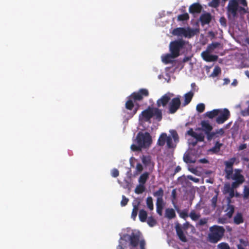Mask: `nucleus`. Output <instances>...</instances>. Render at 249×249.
I'll return each instance as SVG.
<instances>
[{"instance_id": "46", "label": "nucleus", "mask_w": 249, "mask_h": 249, "mask_svg": "<svg viewBox=\"0 0 249 249\" xmlns=\"http://www.w3.org/2000/svg\"><path fill=\"white\" fill-rule=\"evenodd\" d=\"M179 216L184 219H186L187 217L189 216V214H188L187 210L185 209L179 213Z\"/></svg>"}, {"instance_id": "52", "label": "nucleus", "mask_w": 249, "mask_h": 249, "mask_svg": "<svg viewBox=\"0 0 249 249\" xmlns=\"http://www.w3.org/2000/svg\"><path fill=\"white\" fill-rule=\"evenodd\" d=\"M217 200V196H214L211 199L212 206L213 208H215L216 206Z\"/></svg>"}, {"instance_id": "44", "label": "nucleus", "mask_w": 249, "mask_h": 249, "mask_svg": "<svg viewBox=\"0 0 249 249\" xmlns=\"http://www.w3.org/2000/svg\"><path fill=\"white\" fill-rule=\"evenodd\" d=\"M217 247L218 249H230V247L228 244L225 242H222L219 244Z\"/></svg>"}, {"instance_id": "57", "label": "nucleus", "mask_w": 249, "mask_h": 249, "mask_svg": "<svg viewBox=\"0 0 249 249\" xmlns=\"http://www.w3.org/2000/svg\"><path fill=\"white\" fill-rule=\"evenodd\" d=\"M142 162L144 164H148L151 161V160L149 157H144L142 159Z\"/></svg>"}, {"instance_id": "2", "label": "nucleus", "mask_w": 249, "mask_h": 249, "mask_svg": "<svg viewBox=\"0 0 249 249\" xmlns=\"http://www.w3.org/2000/svg\"><path fill=\"white\" fill-rule=\"evenodd\" d=\"M140 117H142L143 121L146 122H150L152 118L160 122L162 118V111L158 107H152L149 106L142 112Z\"/></svg>"}, {"instance_id": "33", "label": "nucleus", "mask_w": 249, "mask_h": 249, "mask_svg": "<svg viewBox=\"0 0 249 249\" xmlns=\"http://www.w3.org/2000/svg\"><path fill=\"white\" fill-rule=\"evenodd\" d=\"M139 216L141 222H145L147 217V213L145 210H141L139 212Z\"/></svg>"}, {"instance_id": "23", "label": "nucleus", "mask_w": 249, "mask_h": 249, "mask_svg": "<svg viewBox=\"0 0 249 249\" xmlns=\"http://www.w3.org/2000/svg\"><path fill=\"white\" fill-rule=\"evenodd\" d=\"M176 230L177 234L179 238V239L183 242H186L187 241V239L184 235L181 227L178 225L176 226Z\"/></svg>"}, {"instance_id": "19", "label": "nucleus", "mask_w": 249, "mask_h": 249, "mask_svg": "<svg viewBox=\"0 0 249 249\" xmlns=\"http://www.w3.org/2000/svg\"><path fill=\"white\" fill-rule=\"evenodd\" d=\"M222 145L223 143L220 142L219 141H216L214 143V146L209 149L208 151L211 154H217L220 151Z\"/></svg>"}, {"instance_id": "61", "label": "nucleus", "mask_w": 249, "mask_h": 249, "mask_svg": "<svg viewBox=\"0 0 249 249\" xmlns=\"http://www.w3.org/2000/svg\"><path fill=\"white\" fill-rule=\"evenodd\" d=\"M140 204V201L138 202L137 204H133V208L132 211L138 212V210H139V206Z\"/></svg>"}, {"instance_id": "24", "label": "nucleus", "mask_w": 249, "mask_h": 249, "mask_svg": "<svg viewBox=\"0 0 249 249\" xmlns=\"http://www.w3.org/2000/svg\"><path fill=\"white\" fill-rule=\"evenodd\" d=\"M176 58L173 56L172 53H167L161 56L162 61L165 64L173 62V59Z\"/></svg>"}, {"instance_id": "55", "label": "nucleus", "mask_w": 249, "mask_h": 249, "mask_svg": "<svg viewBox=\"0 0 249 249\" xmlns=\"http://www.w3.org/2000/svg\"><path fill=\"white\" fill-rule=\"evenodd\" d=\"M119 175V172L117 169H113L111 171V176L114 178H116Z\"/></svg>"}, {"instance_id": "20", "label": "nucleus", "mask_w": 249, "mask_h": 249, "mask_svg": "<svg viewBox=\"0 0 249 249\" xmlns=\"http://www.w3.org/2000/svg\"><path fill=\"white\" fill-rule=\"evenodd\" d=\"M153 195L154 196L157 197L156 202H163L164 191L162 188H160L158 190L154 192Z\"/></svg>"}, {"instance_id": "64", "label": "nucleus", "mask_w": 249, "mask_h": 249, "mask_svg": "<svg viewBox=\"0 0 249 249\" xmlns=\"http://www.w3.org/2000/svg\"><path fill=\"white\" fill-rule=\"evenodd\" d=\"M140 244V248L141 249H145V241L144 240H141L140 242H139V244Z\"/></svg>"}, {"instance_id": "47", "label": "nucleus", "mask_w": 249, "mask_h": 249, "mask_svg": "<svg viewBox=\"0 0 249 249\" xmlns=\"http://www.w3.org/2000/svg\"><path fill=\"white\" fill-rule=\"evenodd\" d=\"M142 148L140 146V145L133 144L131 145V149L133 151H140L142 150Z\"/></svg>"}, {"instance_id": "22", "label": "nucleus", "mask_w": 249, "mask_h": 249, "mask_svg": "<svg viewBox=\"0 0 249 249\" xmlns=\"http://www.w3.org/2000/svg\"><path fill=\"white\" fill-rule=\"evenodd\" d=\"M194 96V92L192 91L188 92L184 95V101L182 103V106L185 107L188 105L191 101Z\"/></svg>"}, {"instance_id": "1", "label": "nucleus", "mask_w": 249, "mask_h": 249, "mask_svg": "<svg viewBox=\"0 0 249 249\" xmlns=\"http://www.w3.org/2000/svg\"><path fill=\"white\" fill-rule=\"evenodd\" d=\"M247 2L246 0H229L227 7V13L229 18H237L238 15H242L247 13Z\"/></svg>"}, {"instance_id": "21", "label": "nucleus", "mask_w": 249, "mask_h": 249, "mask_svg": "<svg viewBox=\"0 0 249 249\" xmlns=\"http://www.w3.org/2000/svg\"><path fill=\"white\" fill-rule=\"evenodd\" d=\"M168 136L165 133H162L158 140L157 144L160 146H163L166 142Z\"/></svg>"}, {"instance_id": "36", "label": "nucleus", "mask_w": 249, "mask_h": 249, "mask_svg": "<svg viewBox=\"0 0 249 249\" xmlns=\"http://www.w3.org/2000/svg\"><path fill=\"white\" fill-rule=\"evenodd\" d=\"M156 210L157 213L160 216L162 214V209L163 208V202H156Z\"/></svg>"}, {"instance_id": "51", "label": "nucleus", "mask_w": 249, "mask_h": 249, "mask_svg": "<svg viewBox=\"0 0 249 249\" xmlns=\"http://www.w3.org/2000/svg\"><path fill=\"white\" fill-rule=\"evenodd\" d=\"M183 160L186 163H194V161L191 160V157L189 155L183 156Z\"/></svg>"}, {"instance_id": "38", "label": "nucleus", "mask_w": 249, "mask_h": 249, "mask_svg": "<svg viewBox=\"0 0 249 249\" xmlns=\"http://www.w3.org/2000/svg\"><path fill=\"white\" fill-rule=\"evenodd\" d=\"M189 19V16L188 13H185L183 14L179 15L178 16L177 19L178 21H185Z\"/></svg>"}, {"instance_id": "9", "label": "nucleus", "mask_w": 249, "mask_h": 249, "mask_svg": "<svg viewBox=\"0 0 249 249\" xmlns=\"http://www.w3.org/2000/svg\"><path fill=\"white\" fill-rule=\"evenodd\" d=\"M149 91L146 89H141L137 92H134L130 96L134 102L137 101H141L144 97H146L149 96Z\"/></svg>"}, {"instance_id": "62", "label": "nucleus", "mask_w": 249, "mask_h": 249, "mask_svg": "<svg viewBox=\"0 0 249 249\" xmlns=\"http://www.w3.org/2000/svg\"><path fill=\"white\" fill-rule=\"evenodd\" d=\"M187 178L189 179L192 180V181H194L195 182H198L199 180V178H194L191 175L188 176Z\"/></svg>"}, {"instance_id": "40", "label": "nucleus", "mask_w": 249, "mask_h": 249, "mask_svg": "<svg viewBox=\"0 0 249 249\" xmlns=\"http://www.w3.org/2000/svg\"><path fill=\"white\" fill-rule=\"evenodd\" d=\"M208 141H211L213 139H214L219 137L218 135H216L214 132L209 131L206 134Z\"/></svg>"}, {"instance_id": "32", "label": "nucleus", "mask_w": 249, "mask_h": 249, "mask_svg": "<svg viewBox=\"0 0 249 249\" xmlns=\"http://www.w3.org/2000/svg\"><path fill=\"white\" fill-rule=\"evenodd\" d=\"M220 44L219 42H213L209 44L207 48L206 51L212 53L216 48L220 46Z\"/></svg>"}, {"instance_id": "53", "label": "nucleus", "mask_w": 249, "mask_h": 249, "mask_svg": "<svg viewBox=\"0 0 249 249\" xmlns=\"http://www.w3.org/2000/svg\"><path fill=\"white\" fill-rule=\"evenodd\" d=\"M219 22L222 26L224 27L227 26V20L224 17H221L219 19Z\"/></svg>"}, {"instance_id": "48", "label": "nucleus", "mask_w": 249, "mask_h": 249, "mask_svg": "<svg viewBox=\"0 0 249 249\" xmlns=\"http://www.w3.org/2000/svg\"><path fill=\"white\" fill-rule=\"evenodd\" d=\"M220 0H212L209 3V6L216 8L219 5Z\"/></svg>"}, {"instance_id": "25", "label": "nucleus", "mask_w": 249, "mask_h": 249, "mask_svg": "<svg viewBox=\"0 0 249 249\" xmlns=\"http://www.w3.org/2000/svg\"><path fill=\"white\" fill-rule=\"evenodd\" d=\"M165 216L169 219L174 218L176 216L175 210L173 208H167L165 210Z\"/></svg>"}, {"instance_id": "37", "label": "nucleus", "mask_w": 249, "mask_h": 249, "mask_svg": "<svg viewBox=\"0 0 249 249\" xmlns=\"http://www.w3.org/2000/svg\"><path fill=\"white\" fill-rule=\"evenodd\" d=\"M221 72V68L219 66H216L214 67L213 72L211 74V76L212 77H215L220 74Z\"/></svg>"}, {"instance_id": "34", "label": "nucleus", "mask_w": 249, "mask_h": 249, "mask_svg": "<svg viewBox=\"0 0 249 249\" xmlns=\"http://www.w3.org/2000/svg\"><path fill=\"white\" fill-rule=\"evenodd\" d=\"M145 190V187L144 184L140 183L138 185L135 189V193L137 194H141Z\"/></svg>"}, {"instance_id": "27", "label": "nucleus", "mask_w": 249, "mask_h": 249, "mask_svg": "<svg viewBox=\"0 0 249 249\" xmlns=\"http://www.w3.org/2000/svg\"><path fill=\"white\" fill-rule=\"evenodd\" d=\"M221 111L220 109H215L210 111L206 112V116L210 119H213L218 115Z\"/></svg>"}, {"instance_id": "17", "label": "nucleus", "mask_w": 249, "mask_h": 249, "mask_svg": "<svg viewBox=\"0 0 249 249\" xmlns=\"http://www.w3.org/2000/svg\"><path fill=\"white\" fill-rule=\"evenodd\" d=\"M202 7L199 3H195L192 4L189 8L190 13H200L202 10Z\"/></svg>"}, {"instance_id": "30", "label": "nucleus", "mask_w": 249, "mask_h": 249, "mask_svg": "<svg viewBox=\"0 0 249 249\" xmlns=\"http://www.w3.org/2000/svg\"><path fill=\"white\" fill-rule=\"evenodd\" d=\"M196 31L194 29L187 28L185 30L183 36L187 38H191L196 35Z\"/></svg>"}, {"instance_id": "13", "label": "nucleus", "mask_w": 249, "mask_h": 249, "mask_svg": "<svg viewBox=\"0 0 249 249\" xmlns=\"http://www.w3.org/2000/svg\"><path fill=\"white\" fill-rule=\"evenodd\" d=\"M230 116V112L227 108L221 109V111L216 119V122L218 124H223Z\"/></svg>"}, {"instance_id": "7", "label": "nucleus", "mask_w": 249, "mask_h": 249, "mask_svg": "<svg viewBox=\"0 0 249 249\" xmlns=\"http://www.w3.org/2000/svg\"><path fill=\"white\" fill-rule=\"evenodd\" d=\"M181 96L177 95L176 97L171 99L168 107V112L169 114H174L180 108L181 103L180 101Z\"/></svg>"}, {"instance_id": "8", "label": "nucleus", "mask_w": 249, "mask_h": 249, "mask_svg": "<svg viewBox=\"0 0 249 249\" xmlns=\"http://www.w3.org/2000/svg\"><path fill=\"white\" fill-rule=\"evenodd\" d=\"M170 132L171 136H168L166 141V144L168 148H175L177 143L179 142V137L177 132L175 130H171Z\"/></svg>"}, {"instance_id": "16", "label": "nucleus", "mask_w": 249, "mask_h": 249, "mask_svg": "<svg viewBox=\"0 0 249 249\" xmlns=\"http://www.w3.org/2000/svg\"><path fill=\"white\" fill-rule=\"evenodd\" d=\"M202 128H198V130H203L204 131L205 134L209 131H211L213 129L212 126L209 123L208 121H202L201 122Z\"/></svg>"}, {"instance_id": "6", "label": "nucleus", "mask_w": 249, "mask_h": 249, "mask_svg": "<svg viewBox=\"0 0 249 249\" xmlns=\"http://www.w3.org/2000/svg\"><path fill=\"white\" fill-rule=\"evenodd\" d=\"M187 42L182 40L179 39L172 41L170 43V51L173 56L178 57L179 55L180 51L184 48Z\"/></svg>"}, {"instance_id": "50", "label": "nucleus", "mask_w": 249, "mask_h": 249, "mask_svg": "<svg viewBox=\"0 0 249 249\" xmlns=\"http://www.w3.org/2000/svg\"><path fill=\"white\" fill-rule=\"evenodd\" d=\"M129 200L124 196H122V200L121 202V205L122 206H125L128 203Z\"/></svg>"}, {"instance_id": "5", "label": "nucleus", "mask_w": 249, "mask_h": 249, "mask_svg": "<svg viewBox=\"0 0 249 249\" xmlns=\"http://www.w3.org/2000/svg\"><path fill=\"white\" fill-rule=\"evenodd\" d=\"M136 141L142 148H149L152 143V140L150 134L147 132H139L136 136Z\"/></svg>"}, {"instance_id": "31", "label": "nucleus", "mask_w": 249, "mask_h": 249, "mask_svg": "<svg viewBox=\"0 0 249 249\" xmlns=\"http://www.w3.org/2000/svg\"><path fill=\"white\" fill-rule=\"evenodd\" d=\"M149 175L148 172H144L142 174L139 178V183L144 185L149 178Z\"/></svg>"}, {"instance_id": "3", "label": "nucleus", "mask_w": 249, "mask_h": 249, "mask_svg": "<svg viewBox=\"0 0 249 249\" xmlns=\"http://www.w3.org/2000/svg\"><path fill=\"white\" fill-rule=\"evenodd\" d=\"M209 231L208 241L212 243H216L222 238L225 230L222 226L215 225L210 227Z\"/></svg>"}, {"instance_id": "59", "label": "nucleus", "mask_w": 249, "mask_h": 249, "mask_svg": "<svg viewBox=\"0 0 249 249\" xmlns=\"http://www.w3.org/2000/svg\"><path fill=\"white\" fill-rule=\"evenodd\" d=\"M123 241V240H120V239L119 240V245L117 246L116 249H124L123 246L124 245L125 243H124Z\"/></svg>"}, {"instance_id": "60", "label": "nucleus", "mask_w": 249, "mask_h": 249, "mask_svg": "<svg viewBox=\"0 0 249 249\" xmlns=\"http://www.w3.org/2000/svg\"><path fill=\"white\" fill-rule=\"evenodd\" d=\"M136 170L137 172H141L143 170L142 165L140 163H137L136 165Z\"/></svg>"}, {"instance_id": "26", "label": "nucleus", "mask_w": 249, "mask_h": 249, "mask_svg": "<svg viewBox=\"0 0 249 249\" xmlns=\"http://www.w3.org/2000/svg\"><path fill=\"white\" fill-rule=\"evenodd\" d=\"M201 214L199 212H197L195 210L191 211L189 213V217L194 221H196L199 219Z\"/></svg>"}, {"instance_id": "10", "label": "nucleus", "mask_w": 249, "mask_h": 249, "mask_svg": "<svg viewBox=\"0 0 249 249\" xmlns=\"http://www.w3.org/2000/svg\"><path fill=\"white\" fill-rule=\"evenodd\" d=\"M235 158H231L229 160L225 161L224 164L225 165V172L226 174V178L230 179L233 174V165L236 161Z\"/></svg>"}, {"instance_id": "39", "label": "nucleus", "mask_w": 249, "mask_h": 249, "mask_svg": "<svg viewBox=\"0 0 249 249\" xmlns=\"http://www.w3.org/2000/svg\"><path fill=\"white\" fill-rule=\"evenodd\" d=\"M146 205L150 210H153L154 209L153 199L151 196H148L146 198Z\"/></svg>"}, {"instance_id": "18", "label": "nucleus", "mask_w": 249, "mask_h": 249, "mask_svg": "<svg viewBox=\"0 0 249 249\" xmlns=\"http://www.w3.org/2000/svg\"><path fill=\"white\" fill-rule=\"evenodd\" d=\"M199 19L202 25H204L209 24L211 22L212 16L210 13H207L201 15Z\"/></svg>"}, {"instance_id": "4", "label": "nucleus", "mask_w": 249, "mask_h": 249, "mask_svg": "<svg viewBox=\"0 0 249 249\" xmlns=\"http://www.w3.org/2000/svg\"><path fill=\"white\" fill-rule=\"evenodd\" d=\"M141 233L138 231H133L131 234H124L120 238L126 244L127 241L129 242V246L133 248L137 247L141 240Z\"/></svg>"}, {"instance_id": "42", "label": "nucleus", "mask_w": 249, "mask_h": 249, "mask_svg": "<svg viewBox=\"0 0 249 249\" xmlns=\"http://www.w3.org/2000/svg\"><path fill=\"white\" fill-rule=\"evenodd\" d=\"M147 222L148 225L150 227H153L155 226L157 223L156 220L152 216L149 217L147 218Z\"/></svg>"}, {"instance_id": "29", "label": "nucleus", "mask_w": 249, "mask_h": 249, "mask_svg": "<svg viewBox=\"0 0 249 249\" xmlns=\"http://www.w3.org/2000/svg\"><path fill=\"white\" fill-rule=\"evenodd\" d=\"M234 223L236 225H239L244 222L243 215L240 213H238L234 216L233 218Z\"/></svg>"}, {"instance_id": "28", "label": "nucleus", "mask_w": 249, "mask_h": 249, "mask_svg": "<svg viewBox=\"0 0 249 249\" xmlns=\"http://www.w3.org/2000/svg\"><path fill=\"white\" fill-rule=\"evenodd\" d=\"M185 28L183 27H178L174 29L172 34L174 36H183Z\"/></svg>"}, {"instance_id": "41", "label": "nucleus", "mask_w": 249, "mask_h": 249, "mask_svg": "<svg viewBox=\"0 0 249 249\" xmlns=\"http://www.w3.org/2000/svg\"><path fill=\"white\" fill-rule=\"evenodd\" d=\"M208 221V218L204 217L199 220L198 223L196 224V226H202L206 225Z\"/></svg>"}, {"instance_id": "49", "label": "nucleus", "mask_w": 249, "mask_h": 249, "mask_svg": "<svg viewBox=\"0 0 249 249\" xmlns=\"http://www.w3.org/2000/svg\"><path fill=\"white\" fill-rule=\"evenodd\" d=\"M249 197V188L245 186L243 191V197L244 199H247Z\"/></svg>"}, {"instance_id": "14", "label": "nucleus", "mask_w": 249, "mask_h": 249, "mask_svg": "<svg viewBox=\"0 0 249 249\" xmlns=\"http://www.w3.org/2000/svg\"><path fill=\"white\" fill-rule=\"evenodd\" d=\"M210 52L206 51L201 53V55L203 59L206 62H214L217 60L218 56L216 55L211 54Z\"/></svg>"}, {"instance_id": "35", "label": "nucleus", "mask_w": 249, "mask_h": 249, "mask_svg": "<svg viewBox=\"0 0 249 249\" xmlns=\"http://www.w3.org/2000/svg\"><path fill=\"white\" fill-rule=\"evenodd\" d=\"M226 211H227V213H226L227 216L229 218H231L233 215L234 212V206L232 205H228Z\"/></svg>"}, {"instance_id": "54", "label": "nucleus", "mask_w": 249, "mask_h": 249, "mask_svg": "<svg viewBox=\"0 0 249 249\" xmlns=\"http://www.w3.org/2000/svg\"><path fill=\"white\" fill-rule=\"evenodd\" d=\"M243 182H238L236 180H235V181L233 182L231 184V188L233 190L235 188H236L239 186V185L242 184Z\"/></svg>"}, {"instance_id": "11", "label": "nucleus", "mask_w": 249, "mask_h": 249, "mask_svg": "<svg viewBox=\"0 0 249 249\" xmlns=\"http://www.w3.org/2000/svg\"><path fill=\"white\" fill-rule=\"evenodd\" d=\"M133 102L134 101L130 98L125 103V108L131 111L130 112L128 113L127 116H124V117H125L126 119L131 118L137 113L139 107L138 106L134 107Z\"/></svg>"}, {"instance_id": "63", "label": "nucleus", "mask_w": 249, "mask_h": 249, "mask_svg": "<svg viewBox=\"0 0 249 249\" xmlns=\"http://www.w3.org/2000/svg\"><path fill=\"white\" fill-rule=\"evenodd\" d=\"M187 134L188 135L191 136V137L194 138V136L195 135L196 132H195L192 128H190L188 131L187 132Z\"/></svg>"}, {"instance_id": "45", "label": "nucleus", "mask_w": 249, "mask_h": 249, "mask_svg": "<svg viewBox=\"0 0 249 249\" xmlns=\"http://www.w3.org/2000/svg\"><path fill=\"white\" fill-rule=\"evenodd\" d=\"M205 105L203 103L198 104L196 106V110L199 113L203 112L205 110Z\"/></svg>"}, {"instance_id": "56", "label": "nucleus", "mask_w": 249, "mask_h": 249, "mask_svg": "<svg viewBox=\"0 0 249 249\" xmlns=\"http://www.w3.org/2000/svg\"><path fill=\"white\" fill-rule=\"evenodd\" d=\"M216 135H219L220 136H223L224 134V130L223 128L217 129L214 131Z\"/></svg>"}, {"instance_id": "15", "label": "nucleus", "mask_w": 249, "mask_h": 249, "mask_svg": "<svg viewBox=\"0 0 249 249\" xmlns=\"http://www.w3.org/2000/svg\"><path fill=\"white\" fill-rule=\"evenodd\" d=\"M242 170L240 169H235L234 170V173L231 175V178L233 180H236L238 182H244L245 181V178L243 175L241 174Z\"/></svg>"}, {"instance_id": "43", "label": "nucleus", "mask_w": 249, "mask_h": 249, "mask_svg": "<svg viewBox=\"0 0 249 249\" xmlns=\"http://www.w3.org/2000/svg\"><path fill=\"white\" fill-rule=\"evenodd\" d=\"M205 136L203 133H196V132L194 138H195L197 142H203L204 141Z\"/></svg>"}, {"instance_id": "58", "label": "nucleus", "mask_w": 249, "mask_h": 249, "mask_svg": "<svg viewBox=\"0 0 249 249\" xmlns=\"http://www.w3.org/2000/svg\"><path fill=\"white\" fill-rule=\"evenodd\" d=\"M172 203L174 204V201L176 199L177 194L176 189H173L172 191Z\"/></svg>"}, {"instance_id": "12", "label": "nucleus", "mask_w": 249, "mask_h": 249, "mask_svg": "<svg viewBox=\"0 0 249 249\" xmlns=\"http://www.w3.org/2000/svg\"><path fill=\"white\" fill-rule=\"evenodd\" d=\"M173 96L174 94L170 92H167L162 95L157 101V106L158 108L160 107H166L169 103L171 97Z\"/></svg>"}]
</instances>
